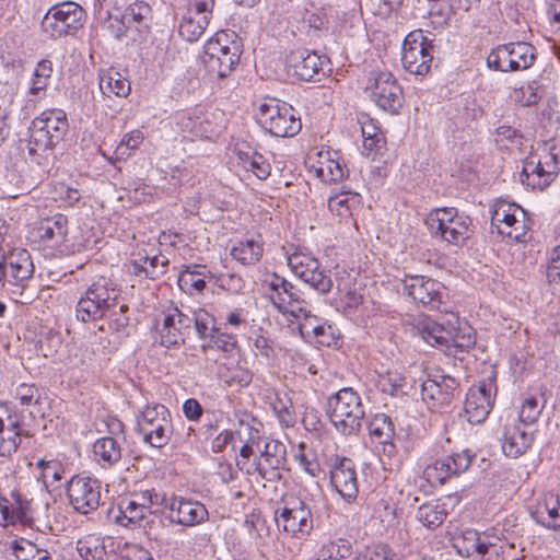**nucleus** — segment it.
<instances>
[{
    "instance_id": "1",
    "label": "nucleus",
    "mask_w": 560,
    "mask_h": 560,
    "mask_svg": "<svg viewBox=\"0 0 560 560\" xmlns=\"http://www.w3.org/2000/svg\"><path fill=\"white\" fill-rule=\"evenodd\" d=\"M454 548L462 557L475 560H517L516 539L493 528L492 532L479 533L475 529H465L454 538Z\"/></svg>"
},
{
    "instance_id": "2",
    "label": "nucleus",
    "mask_w": 560,
    "mask_h": 560,
    "mask_svg": "<svg viewBox=\"0 0 560 560\" xmlns=\"http://www.w3.org/2000/svg\"><path fill=\"white\" fill-rule=\"evenodd\" d=\"M69 129L67 114L60 108H50L36 116L30 126L27 151L40 164V158L48 156L59 144Z\"/></svg>"
},
{
    "instance_id": "3",
    "label": "nucleus",
    "mask_w": 560,
    "mask_h": 560,
    "mask_svg": "<svg viewBox=\"0 0 560 560\" xmlns=\"http://www.w3.org/2000/svg\"><path fill=\"white\" fill-rule=\"evenodd\" d=\"M326 413L338 432L352 435L360 431L365 409L358 392L343 387L327 398Z\"/></svg>"
},
{
    "instance_id": "4",
    "label": "nucleus",
    "mask_w": 560,
    "mask_h": 560,
    "mask_svg": "<svg viewBox=\"0 0 560 560\" xmlns=\"http://www.w3.org/2000/svg\"><path fill=\"white\" fill-rule=\"evenodd\" d=\"M242 44L235 32L220 31L205 44L202 61L219 78H225L240 62Z\"/></svg>"
},
{
    "instance_id": "5",
    "label": "nucleus",
    "mask_w": 560,
    "mask_h": 560,
    "mask_svg": "<svg viewBox=\"0 0 560 560\" xmlns=\"http://www.w3.org/2000/svg\"><path fill=\"white\" fill-rule=\"evenodd\" d=\"M425 223L434 237L454 246H463L474 233L472 220L453 207L432 210Z\"/></svg>"
},
{
    "instance_id": "6",
    "label": "nucleus",
    "mask_w": 560,
    "mask_h": 560,
    "mask_svg": "<svg viewBox=\"0 0 560 560\" xmlns=\"http://www.w3.org/2000/svg\"><path fill=\"white\" fill-rule=\"evenodd\" d=\"M261 287L266 298L279 313L299 318L301 312H306L308 302L304 293L284 277L268 272L261 280Z\"/></svg>"
},
{
    "instance_id": "7",
    "label": "nucleus",
    "mask_w": 560,
    "mask_h": 560,
    "mask_svg": "<svg viewBox=\"0 0 560 560\" xmlns=\"http://www.w3.org/2000/svg\"><path fill=\"white\" fill-rule=\"evenodd\" d=\"M120 291L110 279L100 277L81 295L75 306L77 318L82 323L104 318L105 312L114 306Z\"/></svg>"
},
{
    "instance_id": "8",
    "label": "nucleus",
    "mask_w": 560,
    "mask_h": 560,
    "mask_svg": "<svg viewBox=\"0 0 560 560\" xmlns=\"http://www.w3.org/2000/svg\"><path fill=\"white\" fill-rule=\"evenodd\" d=\"M35 267L26 249H14L0 261V289L16 300L28 287Z\"/></svg>"
},
{
    "instance_id": "9",
    "label": "nucleus",
    "mask_w": 560,
    "mask_h": 560,
    "mask_svg": "<svg viewBox=\"0 0 560 560\" xmlns=\"http://www.w3.org/2000/svg\"><path fill=\"white\" fill-rule=\"evenodd\" d=\"M257 119L260 126L275 137H293L302 128L301 118L295 109L278 100L262 103L259 106Z\"/></svg>"
},
{
    "instance_id": "10",
    "label": "nucleus",
    "mask_w": 560,
    "mask_h": 560,
    "mask_svg": "<svg viewBox=\"0 0 560 560\" xmlns=\"http://www.w3.org/2000/svg\"><path fill=\"white\" fill-rule=\"evenodd\" d=\"M84 9L75 2L66 1L52 5L42 20V30L50 38L74 34L83 27Z\"/></svg>"
},
{
    "instance_id": "11",
    "label": "nucleus",
    "mask_w": 560,
    "mask_h": 560,
    "mask_svg": "<svg viewBox=\"0 0 560 560\" xmlns=\"http://www.w3.org/2000/svg\"><path fill=\"white\" fill-rule=\"evenodd\" d=\"M537 58L536 48L526 42H514L493 48L487 65L490 69L501 72H514L529 69Z\"/></svg>"
},
{
    "instance_id": "12",
    "label": "nucleus",
    "mask_w": 560,
    "mask_h": 560,
    "mask_svg": "<svg viewBox=\"0 0 560 560\" xmlns=\"http://www.w3.org/2000/svg\"><path fill=\"white\" fill-rule=\"evenodd\" d=\"M137 427L145 443L163 447L172 434L171 413L164 405L147 406L138 418Z\"/></svg>"
},
{
    "instance_id": "13",
    "label": "nucleus",
    "mask_w": 560,
    "mask_h": 560,
    "mask_svg": "<svg viewBox=\"0 0 560 560\" xmlns=\"http://www.w3.org/2000/svg\"><path fill=\"white\" fill-rule=\"evenodd\" d=\"M491 224L499 234L516 242L525 241L529 230L526 211L518 205L500 200L492 210Z\"/></svg>"
},
{
    "instance_id": "14",
    "label": "nucleus",
    "mask_w": 560,
    "mask_h": 560,
    "mask_svg": "<svg viewBox=\"0 0 560 560\" xmlns=\"http://www.w3.org/2000/svg\"><path fill=\"white\" fill-rule=\"evenodd\" d=\"M433 61V47L423 34V31L417 30L410 32L401 49V62L404 68L417 75H425Z\"/></svg>"
},
{
    "instance_id": "15",
    "label": "nucleus",
    "mask_w": 560,
    "mask_h": 560,
    "mask_svg": "<svg viewBox=\"0 0 560 560\" xmlns=\"http://www.w3.org/2000/svg\"><path fill=\"white\" fill-rule=\"evenodd\" d=\"M366 90L371 100L383 110L397 114L404 104L402 89L387 71L372 72Z\"/></svg>"
},
{
    "instance_id": "16",
    "label": "nucleus",
    "mask_w": 560,
    "mask_h": 560,
    "mask_svg": "<svg viewBox=\"0 0 560 560\" xmlns=\"http://www.w3.org/2000/svg\"><path fill=\"white\" fill-rule=\"evenodd\" d=\"M223 112L195 108L178 113L175 117L177 127L195 138L210 139L220 132Z\"/></svg>"
},
{
    "instance_id": "17",
    "label": "nucleus",
    "mask_w": 560,
    "mask_h": 560,
    "mask_svg": "<svg viewBox=\"0 0 560 560\" xmlns=\"http://www.w3.org/2000/svg\"><path fill=\"white\" fill-rule=\"evenodd\" d=\"M287 260L292 272L318 293L326 294L331 290L332 280L330 276L312 255L294 252L288 255Z\"/></svg>"
},
{
    "instance_id": "18",
    "label": "nucleus",
    "mask_w": 560,
    "mask_h": 560,
    "mask_svg": "<svg viewBox=\"0 0 560 560\" xmlns=\"http://www.w3.org/2000/svg\"><path fill=\"white\" fill-rule=\"evenodd\" d=\"M67 498L78 513L86 515L101 504V482L95 478L75 475L67 483Z\"/></svg>"
},
{
    "instance_id": "19",
    "label": "nucleus",
    "mask_w": 560,
    "mask_h": 560,
    "mask_svg": "<svg viewBox=\"0 0 560 560\" xmlns=\"http://www.w3.org/2000/svg\"><path fill=\"white\" fill-rule=\"evenodd\" d=\"M287 71L302 81H319L329 71V60L304 48L292 50L285 58Z\"/></svg>"
},
{
    "instance_id": "20",
    "label": "nucleus",
    "mask_w": 560,
    "mask_h": 560,
    "mask_svg": "<svg viewBox=\"0 0 560 560\" xmlns=\"http://www.w3.org/2000/svg\"><path fill=\"white\" fill-rule=\"evenodd\" d=\"M559 170V161L556 154L548 152L541 159L538 155H530L523 162L520 173V180L523 185L542 190L555 179Z\"/></svg>"
},
{
    "instance_id": "21",
    "label": "nucleus",
    "mask_w": 560,
    "mask_h": 560,
    "mask_svg": "<svg viewBox=\"0 0 560 560\" xmlns=\"http://www.w3.org/2000/svg\"><path fill=\"white\" fill-rule=\"evenodd\" d=\"M497 393L495 378L489 376L482 380L479 385L469 388L464 411L467 421L471 424L482 423L489 416Z\"/></svg>"
},
{
    "instance_id": "22",
    "label": "nucleus",
    "mask_w": 560,
    "mask_h": 560,
    "mask_svg": "<svg viewBox=\"0 0 560 560\" xmlns=\"http://www.w3.org/2000/svg\"><path fill=\"white\" fill-rule=\"evenodd\" d=\"M402 290L416 303L439 308L445 287L440 281L425 276L407 275L402 280Z\"/></svg>"
},
{
    "instance_id": "23",
    "label": "nucleus",
    "mask_w": 560,
    "mask_h": 560,
    "mask_svg": "<svg viewBox=\"0 0 560 560\" xmlns=\"http://www.w3.org/2000/svg\"><path fill=\"white\" fill-rule=\"evenodd\" d=\"M278 526L290 534H308L313 529L312 506L301 499H293L276 512Z\"/></svg>"
},
{
    "instance_id": "24",
    "label": "nucleus",
    "mask_w": 560,
    "mask_h": 560,
    "mask_svg": "<svg viewBox=\"0 0 560 560\" xmlns=\"http://www.w3.org/2000/svg\"><path fill=\"white\" fill-rule=\"evenodd\" d=\"M285 462V445L279 441H270L266 443L260 457L246 469V472H257L266 481H276L281 478L280 469L284 467Z\"/></svg>"
},
{
    "instance_id": "25",
    "label": "nucleus",
    "mask_w": 560,
    "mask_h": 560,
    "mask_svg": "<svg viewBox=\"0 0 560 560\" xmlns=\"http://www.w3.org/2000/svg\"><path fill=\"white\" fill-rule=\"evenodd\" d=\"M458 385L457 380L450 375L429 374L421 385L422 399L431 408L448 406L455 397Z\"/></svg>"
},
{
    "instance_id": "26",
    "label": "nucleus",
    "mask_w": 560,
    "mask_h": 560,
    "mask_svg": "<svg viewBox=\"0 0 560 560\" xmlns=\"http://www.w3.org/2000/svg\"><path fill=\"white\" fill-rule=\"evenodd\" d=\"M475 455L468 450L436 459L424 469L427 479L431 482L444 483L453 476L465 472L471 465Z\"/></svg>"
},
{
    "instance_id": "27",
    "label": "nucleus",
    "mask_w": 560,
    "mask_h": 560,
    "mask_svg": "<svg viewBox=\"0 0 560 560\" xmlns=\"http://www.w3.org/2000/svg\"><path fill=\"white\" fill-rule=\"evenodd\" d=\"M68 223L66 215L56 214L40 221L33 230V235L44 247L65 254L68 250L66 245L69 230Z\"/></svg>"
},
{
    "instance_id": "28",
    "label": "nucleus",
    "mask_w": 560,
    "mask_h": 560,
    "mask_svg": "<svg viewBox=\"0 0 560 560\" xmlns=\"http://www.w3.org/2000/svg\"><path fill=\"white\" fill-rule=\"evenodd\" d=\"M524 423L517 422L516 419H512L504 424L501 446L506 456L517 458L530 448L534 435Z\"/></svg>"
},
{
    "instance_id": "29",
    "label": "nucleus",
    "mask_w": 560,
    "mask_h": 560,
    "mask_svg": "<svg viewBox=\"0 0 560 560\" xmlns=\"http://www.w3.org/2000/svg\"><path fill=\"white\" fill-rule=\"evenodd\" d=\"M168 262L162 254H151L147 248H138L131 255L128 270L141 279L156 280L166 273Z\"/></svg>"
},
{
    "instance_id": "30",
    "label": "nucleus",
    "mask_w": 560,
    "mask_h": 560,
    "mask_svg": "<svg viewBox=\"0 0 560 560\" xmlns=\"http://www.w3.org/2000/svg\"><path fill=\"white\" fill-rule=\"evenodd\" d=\"M168 518L183 526H195L208 518V511L198 501L183 497H171L167 503Z\"/></svg>"
},
{
    "instance_id": "31",
    "label": "nucleus",
    "mask_w": 560,
    "mask_h": 560,
    "mask_svg": "<svg viewBox=\"0 0 560 560\" xmlns=\"http://www.w3.org/2000/svg\"><path fill=\"white\" fill-rule=\"evenodd\" d=\"M190 330L191 320L189 319V315L174 307L165 314L163 324L159 329L160 342L167 348L177 346L185 341Z\"/></svg>"
},
{
    "instance_id": "32",
    "label": "nucleus",
    "mask_w": 560,
    "mask_h": 560,
    "mask_svg": "<svg viewBox=\"0 0 560 560\" xmlns=\"http://www.w3.org/2000/svg\"><path fill=\"white\" fill-rule=\"evenodd\" d=\"M330 482L345 500H354L359 492L354 463L346 457L337 459L330 470Z\"/></svg>"
},
{
    "instance_id": "33",
    "label": "nucleus",
    "mask_w": 560,
    "mask_h": 560,
    "mask_svg": "<svg viewBox=\"0 0 560 560\" xmlns=\"http://www.w3.org/2000/svg\"><path fill=\"white\" fill-rule=\"evenodd\" d=\"M31 436L30 429L16 412L0 433V456H11L21 445L22 438Z\"/></svg>"
},
{
    "instance_id": "34",
    "label": "nucleus",
    "mask_w": 560,
    "mask_h": 560,
    "mask_svg": "<svg viewBox=\"0 0 560 560\" xmlns=\"http://www.w3.org/2000/svg\"><path fill=\"white\" fill-rule=\"evenodd\" d=\"M14 398L19 400L20 405L26 408L33 419L45 417V400L46 397L34 384H20L15 388Z\"/></svg>"
},
{
    "instance_id": "35",
    "label": "nucleus",
    "mask_w": 560,
    "mask_h": 560,
    "mask_svg": "<svg viewBox=\"0 0 560 560\" xmlns=\"http://www.w3.org/2000/svg\"><path fill=\"white\" fill-rule=\"evenodd\" d=\"M533 516L548 528L560 529V497L553 492L545 493Z\"/></svg>"
},
{
    "instance_id": "36",
    "label": "nucleus",
    "mask_w": 560,
    "mask_h": 560,
    "mask_svg": "<svg viewBox=\"0 0 560 560\" xmlns=\"http://www.w3.org/2000/svg\"><path fill=\"white\" fill-rule=\"evenodd\" d=\"M368 429L371 438L384 446V452L390 454L395 451V445L393 444L395 428L388 416L385 413L374 415L368 422Z\"/></svg>"
},
{
    "instance_id": "37",
    "label": "nucleus",
    "mask_w": 560,
    "mask_h": 560,
    "mask_svg": "<svg viewBox=\"0 0 560 560\" xmlns=\"http://www.w3.org/2000/svg\"><path fill=\"white\" fill-rule=\"evenodd\" d=\"M416 329L420 338L430 346L445 347L446 349L450 347L451 327H445L443 324L425 317L419 320Z\"/></svg>"
},
{
    "instance_id": "38",
    "label": "nucleus",
    "mask_w": 560,
    "mask_h": 560,
    "mask_svg": "<svg viewBox=\"0 0 560 560\" xmlns=\"http://www.w3.org/2000/svg\"><path fill=\"white\" fill-rule=\"evenodd\" d=\"M98 79L100 90L106 97H127L130 94V82L114 69L102 70Z\"/></svg>"
},
{
    "instance_id": "39",
    "label": "nucleus",
    "mask_w": 560,
    "mask_h": 560,
    "mask_svg": "<svg viewBox=\"0 0 560 560\" xmlns=\"http://www.w3.org/2000/svg\"><path fill=\"white\" fill-rule=\"evenodd\" d=\"M113 545L110 537L89 535L77 541V550L84 560H104L107 557L108 548L113 551Z\"/></svg>"
},
{
    "instance_id": "40",
    "label": "nucleus",
    "mask_w": 560,
    "mask_h": 560,
    "mask_svg": "<svg viewBox=\"0 0 560 560\" xmlns=\"http://www.w3.org/2000/svg\"><path fill=\"white\" fill-rule=\"evenodd\" d=\"M317 165L314 166L316 176L325 183H337L342 180L348 175V170L343 162L338 158L337 152L330 154L327 152V156L319 155Z\"/></svg>"
},
{
    "instance_id": "41",
    "label": "nucleus",
    "mask_w": 560,
    "mask_h": 560,
    "mask_svg": "<svg viewBox=\"0 0 560 560\" xmlns=\"http://www.w3.org/2000/svg\"><path fill=\"white\" fill-rule=\"evenodd\" d=\"M94 458L103 468H112L122 456V448L113 436H104L93 444Z\"/></svg>"
},
{
    "instance_id": "42",
    "label": "nucleus",
    "mask_w": 560,
    "mask_h": 560,
    "mask_svg": "<svg viewBox=\"0 0 560 560\" xmlns=\"http://www.w3.org/2000/svg\"><path fill=\"white\" fill-rule=\"evenodd\" d=\"M231 256L243 266H254L262 257L264 244L260 236L235 243L230 250Z\"/></svg>"
},
{
    "instance_id": "43",
    "label": "nucleus",
    "mask_w": 560,
    "mask_h": 560,
    "mask_svg": "<svg viewBox=\"0 0 560 560\" xmlns=\"http://www.w3.org/2000/svg\"><path fill=\"white\" fill-rule=\"evenodd\" d=\"M217 374L229 387H246L253 380V374L247 368L233 362L219 364Z\"/></svg>"
},
{
    "instance_id": "44",
    "label": "nucleus",
    "mask_w": 560,
    "mask_h": 560,
    "mask_svg": "<svg viewBox=\"0 0 560 560\" xmlns=\"http://www.w3.org/2000/svg\"><path fill=\"white\" fill-rule=\"evenodd\" d=\"M452 338L450 339V347L446 351L455 358H459L462 353L468 352L469 349L476 345V335L474 329L468 326H458L457 328L451 327L450 330Z\"/></svg>"
},
{
    "instance_id": "45",
    "label": "nucleus",
    "mask_w": 560,
    "mask_h": 560,
    "mask_svg": "<svg viewBox=\"0 0 560 560\" xmlns=\"http://www.w3.org/2000/svg\"><path fill=\"white\" fill-rule=\"evenodd\" d=\"M448 512L440 500L423 503L418 508L417 518L423 526L434 529L443 524Z\"/></svg>"
},
{
    "instance_id": "46",
    "label": "nucleus",
    "mask_w": 560,
    "mask_h": 560,
    "mask_svg": "<svg viewBox=\"0 0 560 560\" xmlns=\"http://www.w3.org/2000/svg\"><path fill=\"white\" fill-rule=\"evenodd\" d=\"M361 203L358 192L340 191L328 199V209L340 218H349Z\"/></svg>"
},
{
    "instance_id": "47",
    "label": "nucleus",
    "mask_w": 560,
    "mask_h": 560,
    "mask_svg": "<svg viewBox=\"0 0 560 560\" xmlns=\"http://www.w3.org/2000/svg\"><path fill=\"white\" fill-rule=\"evenodd\" d=\"M206 267H186L178 277L179 288L190 294H197L206 288Z\"/></svg>"
},
{
    "instance_id": "48",
    "label": "nucleus",
    "mask_w": 560,
    "mask_h": 560,
    "mask_svg": "<svg viewBox=\"0 0 560 560\" xmlns=\"http://www.w3.org/2000/svg\"><path fill=\"white\" fill-rule=\"evenodd\" d=\"M209 22L207 16L195 15L191 10H188L187 15L179 24L178 33L189 43L197 42L205 33Z\"/></svg>"
},
{
    "instance_id": "49",
    "label": "nucleus",
    "mask_w": 560,
    "mask_h": 560,
    "mask_svg": "<svg viewBox=\"0 0 560 560\" xmlns=\"http://www.w3.org/2000/svg\"><path fill=\"white\" fill-rule=\"evenodd\" d=\"M352 555V544L345 538L330 540L322 546L316 560H346Z\"/></svg>"
},
{
    "instance_id": "50",
    "label": "nucleus",
    "mask_w": 560,
    "mask_h": 560,
    "mask_svg": "<svg viewBox=\"0 0 560 560\" xmlns=\"http://www.w3.org/2000/svg\"><path fill=\"white\" fill-rule=\"evenodd\" d=\"M52 62L48 59H43L37 62L30 82L28 93L31 95H39L45 92L52 74Z\"/></svg>"
},
{
    "instance_id": "51",
    "label": "nucleus",
    "mask_w": 560,
    "mask_h": 560,
    "mask_svg": "<svg viewBox=\"0 0 560 560\" xmlns=\"http://www.w3.org/2000/svg\"><path fill=\"white\" fill-rule=\"evenodd\" d=\"M151 16V7L143 1L130 3L124 11L120 23L124 27L138 26L145 24Z\"/></svg>"
},
{
    "instance_id": "52",
    "label": "nucleus",
    "mask_w": 560,
    "mask_h": 560,
    "mask_svg": "<svg viewBox=\"0 0 560 560\" xmlns=\"http://www.w3.org/2000/svg\"><path fill=\"white\" fill-rule=\"evenodd\" d=\"M118 509L119 513L116 515V522L122 526L138 524L148 514L147 510L142 509L130 498L121 500Z\"/></svg>"
},
{
    "instance_id": "53",
    "label": "nucleus",
    "mask_w": 560,
    "mask_h": 560,
    "mask_svg": "<svg viewBox=\"0 0 560 560\" xmlns=\"http://www.w3.org/2000/svg\"><path fill=\"white\" fill-rule=\"evenodd\" d=\"M13 552L16 560H54L47 549L40 548L27 539L15 541Z\"/></svg>"
},
{
    "instance_id": "54",
    "label": "nucleus",
    "mask_w": 560,
    "mask_h": 560,
    "mask_svg": "<svg viewBox=\"0 0 560 560\" xmlns=\"http://www.w3.org/2000/svg\"><path fill=\"white\" fill-rule=\"evenodd\" d=\"M240 160L246 171L252 172L258 179L265 180L270 176L271 165L268 160L260 153L253 154L241 153Z\"/></svg>"
},
{
    "instance_id": "55",
    "label": "nucleus",
    "mask_w": 560,
    "mask_h": 560,
    "mask_svg": "<svg viewBox=\"0 0 560 560\" xmlns=\"http://www.w3.org/2000/svg\"><path fill=\"white\" fill-rule=\"evenodd\" d=\"M406 377L398 371H387L383 374H378L377 386L383 393L392 396L406 394Z\"/></svg>"
},
{
    "instance_id": "56",
    "label": "nucleus",
    "mask_w": 560,
    "mask_h": 560,
    "mask_svg": "<svg viewBox=\"0 0 560 560\" xmlns=\"http://www.w3.org/2000/svg\"><path fill=\"white\" fill-rule=\"evenodd\" d=\"M119 298L114 301V306H110L109 312H105L104 320L107 324L108 329L115 332L122 331L129 324V318L126 315L128 306L124 303H119Z\"/></svg>"
},
{
    "instance_id": "57",
    "label": "nucleus",
    "mask_w": 560,
    "mask_h": 560,
    "mask_svg": "<svg viewBox=\"0 0 560 560\" xmlns=\"http://www.w3.org/2000/svg\"><path fill=\"white\" fill-rule=\"evenodd\" d=\"M544 407V402L538 398L533 396L526 397L523 400L516 421L532 428L540 417Z\"/></svg>"
},
{
    "instance_id": "58",
    "label": "nucleus",
    "mask_w": 560,
    "mask_h": 560,
    "mask_svg": "<svg viewBox=\"0 0 560 560\" xmlns=\"http://www.w3.org/2000/svg\"><path fill=\"white\" fill-rule=\"evenodd\" d=\"M538 90L539 83L537 81H530L527 84L522 85L520 89H514L510 94V97L521 106H532L537 104L541 98Z\"/></svg>"
},
{
    "instance_id": "59",
    "label": "nucleus",
    "mask_w": 560,
    "mask_h": 560,
    "mask_svg": "<svg viewBox=\"0 0 560 560\" xmlns=\"http://www.w3.org/2000/svg\"><path fill=\"white\" fill-rule=\"evenodd\" d=\"M189 319L201 339L209 338L217 330L214 317L205 310L194 312Z\"/></svg>"
},
{
    "instance_id": "60",
    "label": "nucleus",
    "mask_w": 560,
    "mask_h": 560,
    "mask_svg": "<svg viewBox=\"0 0 560 560\" xmlns=\"http://www.w3.org/2000/svg\"><path fill=\"white\" fill-rule=\"evenodd\" d=\"M272 409L283 427L291 428L295 424V412L291 400L287 396H277L276 400L272 402Z\"/></svg>"
},
{
    "instance_id": "61",
    "label": "nucleus",
    "mask_w": 560,
    "mask_h": 560,
    "mask_svg": "<svg viewBox=\"0 0 560 560\" xmlns=\"http://www.w3.org/2000/svg\"><path fill=\"white\" fill-rule=\"evenodd\" d=\"M37 467L40 469L38 479L43 481L45 487H48L49 485H52L55 481H59L62 478V467L59 462H46L40 459L37 463Z\"/></svg>"
},
{
    "instance_id": "62",
    "label": "nucleus",
    "mask_w": 560,
    "mask_h": 560,
    "mask_svg": "<svg viewBox=\"0 0 560 560\" xmlns=\"http://www.w3.org/2000/svg\"><path fill=\"white\" fill-rule=\"evenodd\" d=\"M337 329L328 324L327 320H324L307 341L315 342L324 347H331L337 345Z\"/></svg>"
},
{
    "instance_id": "63",
    "label": "nucleus",
    "mask_w": 560,
    "mask_h": 560,
    "mask_svg": "<svg viewBox=\"0 0 560 560\" xmlns=\"http://www.w3.org/2000/svg\"><path fill=\"white\" fill-rule=\"evenodd\" d=\"M546 277L548 283L555 290H560V244L555 246L549 253Z\"/></svg>"
},
{
    "instance_id": "64",
    "label": "nucleus",
    "mask_w": 560,
    "mask_h": 560,
    "mask_svg": "<svg viewBox=\"0 0 560 560\" xmlns=\"http://www.w3.org/2000/svg\"><path fill=\"white\" fill-rule=\"evenodd\" d=\"M393 556L386 545L377 544L366 546L358 551L354 560H392Z\"/></svg>"
}]
</instances>
